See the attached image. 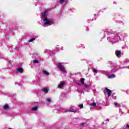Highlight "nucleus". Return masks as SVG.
Instances as JSON below:
<instances>
[{
    "label": "nucleus",
    "mask_w": 129,
    "mask_h": 129,
    "mask_svg": "<svg viewBox=\"0 0 129 129\" xmlns=\"http://www.w3.org/2000/svg\"><path fill=\"white\" fill-rule=\"evenodd\" d=\"M79 107H80V108H83V104H79Z\"/></svg>",
    "instance_id": "21"
},
{
    "label": "nucleus",
    "mask_w": 129,
    "mask_h": 129,
    "mask_svg": "<svg viewBox=\"0 0 129 129\" xmlns=\"http://www.w3.org/2000/svg\"><path fill=\"white\" fill-rule=\"evenodd\" d=\"M105 90L108 94V97L111 95V90H109L107 88H105Z\"/></svg>",
    "instance_id": "6"
},
{
    "label": "nucleus",
    "mask_w": 129,
    "mask_h": 129,
    "mask_svg": "<svg viewBox=\"0 0 129 129\" xmlns=\"http://www.w3.org/2000/svg\"><path fill=\"white\" fill-rule=\"evenodd\" d=\"M23 73V69L19 68L17 69V73Z\"/></svg>",
    "instance_id": "10"
},
{
    "label": "nucleus",
    "mask_w": 129,
    "mask_h": 129,
    "mask_svg": "<svg viewBox=\"0 0 129 129\" xmlns=\"http://www.w3.org/2000/svg\"><path fill=\"white\" fill-rule=\"evenodd\" d=\"M62 94H63V93H61V95H61V96H62Z\"/></svg>",
    "instance_id": "30"
},
{
    "label": "nucleus",
    "mask_w": 129,
    "mask_h": 129,
    "mask_svg": "<svg viewBox=\"0 0 129 129\" xmlns=\"http://www.w3.org/2000/svg\"><path fill=\"white\" fill-rule=\"evenodd\" d=\"M46 101H47V102H51V101H52V100H51V98H47L46 99Z\"/></svg>",
    "instance_id": "17"
},
{
    "label": "nucleus",
    "mask_w": 129,
    "mask_h": 129,
    "mask_svg": "<svg viewBox=\"0 0 129 129\" xmlns=\"http://www.w3.org/2000/svg\"><path fill=\"white\" fill-rule=\"evenodd\" d=\"M114 104L115 106H120V104H118L117 102H114Z\"/></svg>",
    "instance_id": "18"
},
{
    "label": "nucleus",
    "mask_w": 129,
    "mask_h": 129,
    "mask_svg": "<svg viewBox=\"0 0 129 129\" xmlns=\"http://www.w3.org/2000/svg\"><path fill=\"white\" fill-rule=\"evenodd\" d=\"M121 54V51H120V50H116L115 51V54L116 56L118 57V58H120V55Z\"/></svg>",
    "instance_id": "5"
},
{
    "label": "nucleus",
    "mask_w": 129,
    "mask_h": 129,
    "mask_svg": "<svg viewBox=\"0 0 129 129\" xmlns=\"http://www.w3.org/2000/svg\"><path fill=\"white\" fill-rule=\"evenodd\" d=\"M64 82H60L57 85V88H63L64 87Z\"/></svg>",
    "instance_id": "4"
},
{
    "label": "nucleus",
    "mask_w": 129,
    "mask_h": 129,
    "mask_svg": "<svg viewBox=\"0 0 129 129\" xmlns=\"http://www.w3.org/2000/svg\"><path fill=\"white\" fill-rule=\"evenodd\" d=\"M79 85H81V84H79Z\"/></svg>",
    "instance_id": "32"
},
{
    "label": "nucleus",
    "mask_w": 129,
    "mask_h": 129,
    "mask_svg": "<svg viewBox=\"0 0 129 129\" xmlns=\"http://www.w3.org/2000/svg\"><path fill=\"white\" fill-rule=\"evenodd\" d=\"M84 78H82L81 80V82L82 83V84H84Z\"/></svg>",
    "instance_id": "19"
},
{
    "label": "nucleus",
    "mask_w": 129,
    "mask_h": 129,
    "mask_svg": "<svg viewBox=\"0 0 129 129\" xmlns=\"http://www.w3.org/2000/svg\"><path fill=\"white\" fill-rule=\"evenodd\" d=\"M37 109H38V106H35L33 107L31 110H32L33 111H35L36 110H37Z\"/></svg>",
    "instance_id": "13"
},
{
    "label": "nucleus",
    "mask_w": 129,
    "mask_h": 129,
    "mask_svg": "<svg viewBox=\"0 0 129 129\" xmlns=\"http://www.w3.org/2000/svg\"><path fill=\"white\" fill-rule=\"evenodd\" d=\"M37 38L38 36H35L34 38H31L28 41L29 43H31V42H33V41H35V40H36V39H37Z\"/></svg>",
    "instance_id": "9"
},
{
    "label": "nucleus",
    "mask_w": 129,
    "mask_h": 129,
    "mask_svg": "<svg viewBox=\"0 0 129 129\" xmlns=\"http://www.w3.org/2000/svg\"><path fill=\"white\" fill-rule=\"evenodd\" d=\"M81 124H82V125H83V124H84V123H81Z\"/></svg>",
    "instance_id": "31"
},
{
    "label": "nucleus",
    "mask_w": 129,
    "mask_h": 129,
    "mask_svg": "<svg viewBox=\"0 0 129 129\" xmlns=\"http://www.w3.org/2000/svg\"><path fill=\"white\" fill-rule=\"evenodd\" d=\"M45 52H48V50H47V49H46V50H45Z\"/></svg>",
    "instance_id": "28"
},
{
    "label": "nucleus",
    "mask_w": 129,
    "mask_h": 129,
    "mask_svg": "<svg viewBox=\"0 0 129 129\" xmlns=\"http://www.w3.org/2000/svg\"><path fill=\"white\" fill-rule=\"evenodd\" d=\"M57 67L59 68V70L61 71V72L63 73H66V70L65 69V68L64 67V66L62 63H58L57 64Z\"/></svg>",
    "instance_id": "3"
},
{
    "label": "nucleus",
    "mask_w": 129,
    "mask_h": 129,
    "mask_svg": "<svg viewBox=\"0 0 129 129\" xmlns=\"http://www.w3.org/2000/svg\"><path fill=\"white\" fill-rule=\"evenodd\" d=\"M47 15H48V12L46 11L43 12L42 14L41 19L43 22V27H48L54 24V21L51 19L48 18Z\"/></svg>",
    "instance_id": "2"
},
{
    "label": "nucleus",
    "mask_w": 129,
    "mask_h": 129,
    "mask_svg": "<svg viewBox=\"0 0 129 129\" xmlns=\"http://www.w3.org/2000/svg\"><path fill=\"white\" fill-rule=\"evenodd\" d=\"M38 63H40V61H39L37 59H35L33 60L34 64H38Z\"/></svg>",
    "instance_id": "14"
},
{
    "label": "nucleus",
    "mask_w": 129,
    "mask_h": 129,
    "mask_svg": "<svg viewBox=\"0 0 129 129\" xmlns=\"http://www.w3.org/2000/svg\"><path fill=\"white\" fill-rule=\"evenodd\" d=\"M104 74H106V72H105Z\"/></svg>",
    "instance_id": "29"
},
{
    "label": "nucleus",
    "mask_w": 129,
    "mask_h": 129,
    "mask_svg": "<svg viewBox=\"0 0 129 129\" xmlns=\"http://www.w3.org/2000/svg\"><path fill=\"white\" fill-rule=\"evenodd\" d=\"M90 105L91 106H96V103L94 102V103H91L90 104Z\"/></svg>",
    "instance_id": "16"
},
{
    "label": "nucleus",
    "mask_w": 129,
    "mask_h": 129,
    "mask_svg": "<svg viewBox=\"0 0 129 129\" xmlns=\"http://www.w3.org/2000/svg\"><path fill=\"white\" fill-rule=\"evenodd\" d=\"M120 35V32H110L108 34V41H109V42H111L112 44L116 43V42H118V41L120 40V37L119 36Z\"/></svg>",
    "instance_id": "1"
},
{
    "label": "nucleus",
    "mask_w": 129,
    "mask_h": 129,
    "mask_svg": "<svg viewBox=\"0 0 129 129\" xmlns=\"http://www.w3.org/2000/svg\"><path fill=\"white\" fill-rule=\"evenodd\" d=\"M3 108L4 109L6 110V109H8V108H9V105L8 104H6L3 106Z\"/></svg>",
    "instance_id": "12"
},
{
    "label": "nucleus",
    "mask_w": 129,
    "mask_h": 129,
    "mask_svg": "<svg viewBox=\"0 0 129 129\" xmlns=\"http://www.w3.org/2000/svg\"><path fill=\"white\" fill-rule=\"evenodd\" d=\"M8 63H9V64H12V63H13V61L11 60H8Z\"/></svg>",
    "instance_id": "26"
},
{
    "label": "nucleus",
    "mask_w": 129,
    "mask_h": 129,
    "mask_svg": "<svg viewBox=\"0 0 129 129\" xmlns=\"http://www.w3.org/2000/svg\"><path fill=\"white\" fill-rule=\"evenodd\" d=\"M42 91H43V92H44L45 93H47V92H48V90H47V89H46V88H44V89H42Z\"/></svg>",
    "instance_id": "15"
},
{
    "label": "nucleus",
    "mask_w": 129,
    "mask_h": 129,
    "mask_svg": "<svg viewBox=\"0 0 129 129\" xmlns=\"http://www.w3.org/2000/svg\"><path fill=\"white\" fill-rule=\"evenodd\" d=\"M63 2H65V0H59V3L60 4H63Z\"/></svg>",
    "instance_id": "23"
},
{
    "label": "nucleus",
    "mask_w": 129,
    "mask_h": 129,
    "mask_svg": "<svg viewBox=\"0 0 129 129\" xmlns=\"http://www.w3.org/2000/svg\"><path fill=\"white\" fill-rule=\"evenodd\" d=\"M116 76L114 74H112V75H109L108 77V78H109V79H112L113 78H115Z\"/></svg>",
    "instance_id": "8"
},
{
    "label": "nucleus",
    "mask_w": 129,
    "mask_h": 129,
    "mask_svg": "<svg viewBox=\"0 0 129 129\" xmlns=\"http://www.w3.org/2000/svg\"><path fill=\"white\" fill-rule=\"evenodd\" d=\"M84 85L86 88H87V87H88V85L87 84H84Z\"/></svg>",
    "instance_id": "25"
},
{
    "label": "nucleus",
    "mask_w": 129,
    "mask_h": 129,
    "mask_svg": "<svg viewBox=\"0 0 129 129\" xmlns=\"http://www.w3.org/2000/svg\"><path fill=\"white\" fill-rule=\"evenodd\" d=\"M68 111L71 112H76L77 110H67L65 111L66 112H68Z\"/></svg>",
    "instance_id": "11"
},
{
    "label": "nucleus",
    "mask_w": 129,
    "mask_h": 129,
    "mask_svg": "<svg viewBox=\"0 0 129 129\" xmlns=\"http://www.w3.org/2000/svg\"><path fill=\"white\" fill-rule=\"evenodd\" d=\"M106 121H109V120L108 119H106Z\"/></svg>",
    "instance_id": "27"
},
{
    "label": "nucleus",
    "mask_w": 129,
    "mask_h": 129,
    "mask_svg": "<svg viewBox=\"0 0 129 129\" xmlns=\"http://www.w3.org/2000/svg\"><path fill=\"white\" fill-rule=\"evenodd\" d=\"M112 72H116L117 71V70L116 69H114L113 70H112Z\"/></svg>",
    "instance_id": "24"
},
{
    "label": "nucleus",
    "mask_w": 129,
    "mask_h": 129,
    "mask_svg": "<svg viewBox=\"0 0 129 129\" xmlns=\"http://www.w3.org/2000/svg\"><path fill=\"white\" fill-rule=\"evenodd\" d=\"M124 129H129V124H127L126 126L123 127Z\"/></svg>",
    "instance_id": "20"
},
{
    "label": "nucleus",
    "mask_w": 129,
    "mask_h": 129,
    "mask_svg": "<svg viewBox=\"0 0 129 129\" xmlns=\"http://www.w3.org/2000/svg\"><path fill=\"white\" fill-rule=\"evenodd\" d=\"M42 73L43 74H44V75H46V76H49V75H50V74L49 73V72H48L46 70H43L42 71Z\"/></svg>",
    "instance_id": "7"
},
{
    "label": "nucleus",
    "mask_w": 129,
    "mask_h": 129,
    "mask_svg": "<svg viewBox=\"0 0 129 129\" xmlns=\"http://www.w3.org/2000/svg\"><path fill=\"white\" fill-rule=\"evenodd\" d=\"M93 72H94V73H95L96 74V73H97L98 72V71L97 70H93Z\"/></svg>",
    "instance_id": "22"
}]
</instances>
